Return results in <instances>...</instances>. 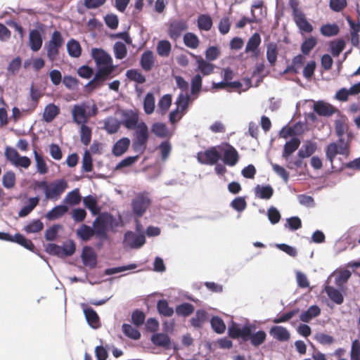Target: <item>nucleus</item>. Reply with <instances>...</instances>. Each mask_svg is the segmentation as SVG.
<instances>
[{"instance_id":"nucleus-1","label":"nucleus","mask_w":360,"mask_h":360,"mask_svg":"<svg viewBox=\"0 0 360 360\" xmlns=\"http://www.w3.org/2000/svg\"><path fill=\"white\" fill-rule=\"evenodd\" d=\"M91 56L95 61L97 70L94 78L86 85L87 89H96L103 83L112 78L116 66L112 64V58L109 53L102 49H93Z\"/></svg>"},{"instance_id":"nucleus-2","label":"nucleus","mask_w":360,"mask_h":360,"mask_svg":"<svg viewBox=\"0 0 360 360\" xmlns=\"http://www.w3.org/2000/svg\"><path fill=\"white\" fill-rule=\"evenodd\" d=\"M118 221L110 213L104 212L99 214L93 222V230L95 236L101 240L108 239V228L117 227Z\"/></svg>"},{"instance_id":"nucleus-3","label":"nucleus","mask_w":360,"mask_h":360,"mask_svg":"<svg viewBox=\"0 0 360 360\" xmlns=\"http://www.w3.org/2000/svg\"><path fill=\"white\" fill-rule=\"evenodd\" d=\"M134 129L132 148L135 152L143 154L146 149L149 139L148 127L144 122H141Z\"/></svg>"},{"instance_id":"nucleus-4","label":"nucleus","mask_w":360,"mask_h":360,"mask_svg":"<svg viewBox=\"0 0 360 360\" xmlns=\"http://www.w3.org/2000/svg\"><path fill=\"white\" fill-rule=\"evenodd\" d=\"M64 44V39L59 31H54L50 40L45 44L46 55L51 62L57 60L59 55V49Z\"/></svg>"},{"instance_id":"nucleus-5","label":"nucleus","mask_w":360,"mask_h":360,"mask_svg":"<svg viewBox=\"0 0 360 360\" xmlns=\"http://www.w3.org/2000/svg\"><path fill=\"white\" fill-rule=\"evenodd\" d=\"M151 200L148 193H138L131 200L133 213L138 218L141 217L150 207Z\"/></svg>"},{"instance_id":"nucleus-6","label":"nucleus","mask_w":360,"mask_h":360,"mask_svg":"<svg viewBox=\"0 0 360 360\" xmlns=\"http://www.w3.org/2000/svg\"><path fill=\"white\" fill-rule=\"evenodd\" d=\"M219 147V146H212L205 151L198 152L196 155L198 161L201 164L207 165H216L221 159V154Z\"/></svg>"},{"instance_id":"nucleus-7","label":"nucleus","mask_w":360,"mask_h":360,"mask_svg":"<svg viewBox=\"0 0 360 360\" xmlns=\"http://www.w3.org/2000/svg\"><path fill=\"white\" fill-rule=\"evenodd\" d=\"M219 150L222 153L221 160L224 165L233 167L239 160V154L237 150L229 143L219 145Z\"/></svg>"},{"instance_id":"nucleus-8","label":"nucleus","mask_w":360,"mask_h":360,"mask_svg":"<svg viewBox=\"0 0 360 360\" xmlns=\"http://www.w3.org/2000/svg\"><path fill=\"white\" fill-rule=\"evenodd\" d=\"M67 188L68 183L65 179L56 180L48 185L45 191L46 198L57 200Z\"/></svg>"},{"instance_id":"nucleus-9","label":"nucleus","mask_w":360,"mask_h":360,"mask_svg":"<svg viewBox=\"0 0 360 360\" xmlns=\"http://www.w3.org/2000/svg\"><path fill=\"white\" fill-rule=\"evenodd\" d=\"M5 155L7 160L15 167L27 169L31 165V160L28 157L20 156L18 152L13 148L7 147Z\"/></svg>"},{"instance_id":"nucleus-10","label":"nucleus","mask_w":360,"mask_h":360,"mask_svg":"<svg viewBox=\"0 0 360 360\" xmlns=\"http://www.w3.org/2000/svg\"><path fill=\"white\" fill-rule=\"evenodd\" d=\"M188 28L187 22L184 19L174 20L170 22L167 34L171 39L176 41L180 38L182 33Z\"/></svg>"},{"instance_id":"nucleus-11","label":"nucleus","mask_w":360,"mask_h":360,"mask_svg":"<svg viewBox=\"0 0 360 360\" xmlns=\"http://www.w3.org/2000/svg\"><path fill=\"white\" fill-rule=\"evenodd\" d=\"M250 332L251 326L249 324L245 325L243 328H240L238 323L232 322L228 328V334L230 338L233 339L240 338L244 342L248 340Z\"/></svg>"},{"instance_id":"nucleus-12","label":"nucleus","mask_w":360,"mask_h":360,"mask_svg":"<svg viewBox=\"0 0 360 360\" xmlns=\"http://www.w3.org/2000/svg\"><path fill=\"white\" fill-rule=\"evenodd\" d=\"M123 243L132 249H138L145 244L146 238L143 234H136L131 231H127L124 233Z\"/></svg>"},{"instance_id":"nucleus-13","label":"nucleus","mask_w":360,"mask_h":360,"mask_svg":"<svg viewBox=\"0 0 360 360\" xmlns=\"http://www.w3.org/2000/svg\"><path fill=\"white\" fill-rule=\"evenodd\" d=\"M84 105H75L72 110L73 122L78 125L86 124L89 119V115L86 113Z\"/></svg>"},{"instance_id":"nucleus-14","label":"nucleus","mask_w":360,"mask_h":360,"mask_svg":"<svg viewBox=\"0 0 360 360\" xmlns=\"http://www.w3.org/2000/svg\"><path fill=\"white\" fill-rule=\"evenodd\" d=\"M82 259L85 266L94 268L97 264V256L91 247L85 246L83 248Z\"/></svg>"},{"instance_id":"nucleus-15","label":"nucleus","mask_w":360,"mask_h":360,"mask_svg":"<svg viewBox=\"0 0 360 360\" xmlns=\"http://www.w3.org/2000/svg\"><path fill=\"white\" fill-rule=\"evenodd\" d=\"M269 334L273 338L280 342H286L290 338L289 331L281 326H272L269 330Z\"/></svg>"},{"instance_id":"nucleus-16","label":"nucleus","mask_w":360,"mask_h":360,"mask_svg":"<svg viewBox=\"0 0 360 360\" xmlns=\"http://www.w3.org/2000/svg\"><path fill=\"white\" fill-rule=\"evenodd\" d=\"M139 115L132 111L127 110L123 112L122 124L128 129H134L139 125Z\"/></svg>"},{"instance_id":"nucleus-17","label":"nucleus","mask_w":360,"mask_h":360,"mask_svg":"<svg viewBox=\"0 0 360 360\" xmlns=\"http://www.w3.org/2000/svg\"><path fill=\"white\" fill-rule=\"evenodd\" d=\"M261 44V37L259 33L253 34L248 39L246 47L245 53L251 52L253 56L257 58L259 54V46Z\"/></svg>"},{"instance_id":"nucleus-18","label":"nucleus","mask_w":360,"mask_h":360,"mask_svg":"<svg viewBox=\"0 0 360 360\" xmlns=\"http://www.w3.org/2000/svg\"><path fill=\"white\" fill-rule=\"evenodd\" d=\"M314 110L320 116L329 117L334 114L336 108L327 103L318 101L314 105Z\"/></svg>"},{"instance_id":"nucleus-19","label":"nucleus","mask_w":360,"mask_h":360,"mask_svg":"<svg viewBox=\"0 0 360 360\" xmlns=\"http://www.w3.org/2000/svg\"><path fill=\"white\" fill-rule=\"evenodd\" d=\"M43 39L40 32L34 29L29 34V46L33 51H38L42 46Z\"/></svg>"},{"instance_id":"nucleus-20","label":"nucleus","mask_w":360,"mask_h":360,"mask_svg":"<svg viewBox=\"0 0 360 360\" xmlns=\"http://www.w3.org/2000/svg\"><path fill=\"white\" fill-rule=\"evenodd\" d=\"M192 57L196 59L198 70L203 75H211L214 72V65L210 62L204 60L201 56L191 53Z\"/></svg>"},{"instance_id":"nucleus-21","label":"nucleus","mask_w":360,"mask_h":360,"mask_svg":"<svg viewBox=\"0 0 360 360\" xmlns=\"http://www.w3.org/2000/svg\"><path fill=\"white\" fill-rule=\"evenodd\" d=\"M140 65L146 72L150 71L155 65V56L153 51L148 50L143 53L140 59Z\"/></svg>"},{"instance_id":"nucleus-22","label":"nucleus","mask_w":360,"mask_h":360,"mask_svg":"<svg viewBox=\"0 0 360 360\" xmlns=\"http://www.w3.org/2000/svg\"><path fill=\"white\" fill-rule=\"evenodd\" d=\"M60 110L54 103H49L44 108L43 112V120L47 123L51 122L59 114Z\"/></svg>"},{"instance_id":"nucleus-23","label":"nucleus","mask_w":360,"mask_h":360,"mask_svg":"<svg viewBox=\"0 0 360 360\" xmlns=\"http://www.w3.org/2000/svg\"><path fill=\"white\" fill-rule=\"evenodd\" d=\"M153 345L168 349L170 347L171 340L168 335L163 333H155L150 338Z\"/></svg>"},{"instance_id":"nucleus-24","label":"nucleus","mask_w":360,"mask_h":360,"mask_svg":"<svg viewBox=\"0 0 360 360\" xmlns=\"http://www.w3.org/2000/svg\"><path fill=\"white\" fill-rule=\"evenodd\" d=\"M130 146V140L129 138L124 137L118 140L112 147V154L119 157L123 155Z\"/></svg>"},{"instance_id":"nucleus-25","label":"nucleus","mask_w":360,"mask_h":360,"mask_svg":"<svg viewBox=\"0 0 360 360\" xmlns=\"http://www.w3.org/2000/svg\"><path fill=\"white\" fill-rule=\"evenodd\" d=\"M300 145V140L298 138H292L289 141H287L283 147L282 157L288 160L295 151H296Z\"/></svg>"},{"instance_id":"nucleus-26","label":"nucleus","mask_w":360,"mask_h":360,"mask_svg":"<svg viewBox=\"0 0 360 360\" xmlns=\"http://www.w3.org/2000/svg\"><path fill=\"white\" fill-rule=\"evenodd\" d=\"M294 19L297 26L300 30L307 33H310L313 31L312 25L307 21L302 12L295 13Z\"/></svg>"},{"instance_id":"nucleus-27","label":"nucleus","mask_w":360,"mask_h":360,"mask_svg":"<svg viewBox=\"0 0 360 360\" xmlns=\"http://www.w3.org/2000/svg\"><path fill=\"white\" fill-rule=\"evenodd\" d=\"M255 193L259 198L269 200L274 194V189L270 185H257L255 188Z\"/></svg>"},{"instance_id":"nucleus-28","label":"nucleus","mask_w":360,"mask_h":360,"mask_svg":"<svg viewBox=\"0 0 360 360\" xmlns=\"http://www.w3.org/2000/svg\"><path fill=\"white\" fill-rule=\"evenodd\" d=\"M321 314V309L317 305L311 306L307 310L304 311L300 315V319L305 323L309 322L312 319Z\"/></svg>"},{"instance_id":"nucleus-29","label":"nucleus","mask_w":360,"mask_h":360,"mask_svg":"<svg viewBox=\"0 0 360 360\" xmlns=\"http://www.w3.org/2000/svg\"><path fill=\"white\" fill-rule=\"evenodd\" d=\"M207 313L203 309H198L195 314L190 320L191 324L195 328H202L203 323L207 321Z\"/></svg>"},{"instance_id":"nucleus-30","label":"nucleus","mask_w":360,"mask_h":360,"mask_svg":"<svg viewBox=\"0 0 360 360\" xmlns=\"http://www.w3.org/2000/svg\"><path fill=\"white\" fill-rule=\"evenodd\" d=\"M68 210L66 205H57L46 213V217L49 221H53L62 217Z\"/></svg>"},{"instance_id":"nucleus-31","label":"nucleus","mask_w":360,"mask_h":360,"mask_svg":"<svg viewBox=\"0 0 360 360\" xmlns=\"http://www.w3.org/2000/svg\"><path fill=\"white\" fill-rule=\"evenodd\" d=\"M316 150V144L311 141H307L297 153V156L301 158H307L313 155Z\"/></svg>"},{"instance_id":"nucleus-32","label":"nucleus","mask_w":360,"mask_h":360,"mask_svg":"<svg viewBox=\"0 0 360 360\" xmlns=\"http://www.w3.org/2000/svg\"><path fill=\"white\" fill-rule=\"evenodd\" d=\"M67 51L70 56L79 58L82 54V47L79 41L71 39L67 43Z\"/></svg>"},{"instance_id":"nucleus-33","label":"nucleus","mask_w":360,"mask_h":360,"mask_svg":"<svg viewBox=\"0 0 360 360\" xmlns=\"http://www.w3.org/2000/svg\"><path fill=\"white\" fill-rule=\"evenodd\" d=\"M325 292L328 297L337 304H341L344 302V297L342 293L334 287L326 285L325 287Z\"/></svg>"},{"instance_id":"nucleus-34","label":"nucleus","mask_w":360,"mask_h":360,"mask_svg":"<svg viewBox=\"0 0 360 360\" xmlns=\"http://www.w3.org/2000/svg\"><path fill=\"white\" fill-rule=\"evenodd\" d=\"M278 56V46L274 42H270L266 46V59L271 66H274Z\"/></svg>"},{"instance_id":"nucleus-35","label":"nucleus","mask_w":360,"mask_h":360,"mask_svg":"<svg viewBox=\"0 0 360 360\" xmlns=\"http://www.w3.org/2000/svg\"><path fill=\"white\" fill-rule=\"evenodd\" d=\"M197 24L200 30L209 31L211 30L213 22L210 15L200 14L198 17Z\"/></svg>"},{"instance_id":"nucleus-36","label":"nucleus","mask_w":360,"mask_h":360,"mask_svg":"<svg viewBox=\"0 0 360 360\" xmlns=\"http://www.w3.org/2000/svg\"><path fill=\"white\" fill-rule=\"evenodd\" d=\"M77 236L83 241H88L91 238L95 236L93 228L91 226L82 224L77 230Z\"/></svg>"},{"instance_id":"nucleus-37","label":"nucleus","mask_w":360,"mask_h":360,"mask_svg":"<svg viewBox=\"0 0 360 360\" xmlns=\"http://www.w3.org/2000/svg\"><path fill=\"white\" fill-rule=\"evenodd\" d=\"M84 313L89 324L94 328H97L99 326V317L92 308L89 307L84 309Z\"/></svg>"},{"instance_id":"nucleus-38","label":"nucleus","mask_w":360,"mask_h":360,"mask_svg":"<svg viewBox=\"0 0 360 360\" xmlns=\"http://www.w3.org/2000/svg\"><path fill=\"white\" fill-rule=\"evenodd\" d=\"M157 309L158 313L167 317H170L174 314V309L169 306V303L166 300H160L157 302Z\"/></svg>"},{"instance_id":"nucleus-39","label":"nucleus","mask_w":360,"mask_h":360,"mask_svg":"<svg viewBox=\"0 0 360 360\" xmlns=\"http://www.w3.org/2000/svg\"><path fill=\"white\" fill-rule=\"evenodd\" d=\"M252 328V327L251 326V328ZM266 338V334L264 330H259L255 333H252L251 331L250 335L248 337V340H250V343L254 347H259L265 342Z\"/></svg>"},{"instance_id":"nucleus-40","label":"nucleus","mask_w":360,"mask_h":360,"mask_svg":"<svg viewBox=\"0 0 360 360\" xmlns=\"http://www.w3.org/2000/svg\"><path fill=\"white\" fill-rule=\"evenodd\" d=\"M84 205L88 208L93 215L98 214L101 208L98 206L96 198L92 195L86 196L84 198Z\"/></svg>"},{"instance_id":"nucleus-41","label":"nucleus","mask_w":360,"mask_h":360,"mask_svg":"<svg viewBox=\"0 0 360 360\" xmlns=\"http://www.w3.org/2000/svg\"><path fill=\"white\" fill-rule=\"evenodd\" d=\"M184 43L186 46L195 49L199 46L200 40L198 36L193 32H187L184 35Z\"/></svg>"},{"instance_id":"nucleus-42","label":"nucleus","mask_w":360,"mask_h":360,"mask_svg":"<svg viewBox=\"0 0 360 360\" xmlns=\"http://www.w3.org/2000/svg\"><path fill=\"white\" fill-rule=\"evenodd\" d=\"M11 242L16 243L31 251H33L34 249V245L32 240L27 239L23 235L20 233H15L13 236Z\"/></svg>"},{"instance_id":"nucleus-43","label":"nucleus","mask_w":360,"mask_h":360,"mask_svg":"<svg viewBox=\"0 0 360 360\" xmlns=\"http://www.w3.org/2000/svg\"><path fill=\"white\" fill-rule=\"evenodd\" d=\"M195 307L194 306L188 302H185L177 305L175 311L178 316L186 317L190 316L194 312Z\"/></svg>"},{"instance_id":"nucleus-44","label":"nucleus","mask_w":360,"mask_h":360,"mask_svg":"<svg viewBox=\"0 0 360 360\" xmlns=\"http://www.w3.org/2000/svg\"><path fill=\"white\" fill-rule=\"evenodd\" d=\"M157 53L161 57H168L172 51V44L167 40H160L157 44Z\"/></svg>"},{"instance_id":"nucleus-45","label":"nucleus","mask_w":360,"mask_h":360,"mask_svg":"<svg viewBox=\"0 0 360 360\" xmlns=\"http://www.w3.org/2000/svg\"><path fill=\"white\" fill-rule=\"evenodd\" d=\"M122 330L124 335L130 339L136 340L141 338V333L130 324L124 323Z\"/></svg>"},{"instance_id":"nucleus-46","label":"nucleus","mask_w":360,"mask_h":360,"mask_svg":"<svg viewBox=\"0 0 360 360\" xmlns=\"http://www.w3.org/2000/svg\"><path fill=\"white\" fill-rule=\"evenodd\" d=\"M80 141L86 146H87L91 141L92 130L91 128L86 124L80 126L79 130Z\"/></svg>"},{"instance_id":"nucleus-47","label":"nucleus","mask_w":360,"mask_h":360,"mask_svg":"<svg viewBox=\"0 0 360 360\" xmlns=\"http://www.w3.org/2000/svg\"><path fill=\"white\" fill-rule=\"evenodd\" d=\"M39 198L38 197H33L29 199V203L25 205L18 212L20 217L27 216L38 205Z\"/></svg>"},{"instance_id":"nucleus-48","label":"nucleus","mask_w":360,"mask_h":360,"mask_svg":"<svg viewBox=\"0 0 360 360\" xmlns=\"http://www.w3.org/2000/svg\"><path fill=\"white\" fill-rule=\"evenodd\" d=\"M127 77L138 84H143L146 82L145 76L138 69H130L126 72Z\"/></svg>"},{"instance_id":"nucleus-49","label":"nucleus","mask_w":360,"mask_h":360,"mask_svg":"<svg viewBox=\"0 0 360 360\" xmlns=\"http://www.w3.org/2000/svg\"><path fill=\"white\" fill-rule=\"evenodd\" d=\"M340 29L338 25L326 24L321 27V34L325 37H333L339 33Z\"/></svg>"},{"instance_id":"nucleus-50","label":"nucleus","mask_w":360,"mask_h":360,"mask_svg":"<svg viewBox=\"0 0 360 360\" xmlns=\"http://www.w3.org/2000/svg\"><path fill=\"white\" fill-rule=\"evenodd\" d=\"M44 226V224L40 219H34L25 226L23 229L27 233H35L42 231Z\"/></svg>"},{"instance_id":"nucleus-51","label":"nucleus","mask_w":360,"mask_h":360,"mask_svg":"<svg viewBox=\"0 0 360 360\" xmlns=\"http://www.w3.org/2000/svg\"><path fill=\"white\" fill-rule=\"evenodd\" d=\"M189 101L190 96L187 93H181L175 103L177 106L176 108L181 112H185L188 107Z\"/></svg>"},{"instance_id":"nucleus-52","label":"nucleus","mask_w":360,"mask_h":360,"mask_svg":"<svg viewBox=\"0 0 360 360\" xmlns=\"http://www.w3.org/2000/svg\"><path fill=\"white\" fill-rule=\"evenodd\" d=\"M34 158L36 161V165L37 172L41 174H45L48 172V167L44 158L41 155L37 153V150H34Z\"/></svg>"},{"instance_id":"nucleus-53","label":"nucleus","mask_w":360,"mask_h":360,"mask_svg":"<svg viewBox=\"0 0 360 360\" xmlns=\"http://www.w3.org/2000/svg\"><path fill=\"white\" fill-rule=\"evenodd\" d=\"M211 326L214 331L218 334L223 333L226 330L224 321L219 316H213L210 321Z\"/></svg>"},{"instance_id":"nucleus-54","label":"nucleus","mask_w":360,"mask_h":360,"mask_svg":"<svg viewBox=\"0 0 360 360\" xmlns=\"http://www.w3.org/2000/svg\"><path fill=\"white\" fill-rule=\"evenodd\" d=\"M144 111L147 115L151 114L155 109V98L152 93H148L143 101Z\"/></svg>"},{"instance_id":"nucleus-55","label":"nucleus","mask_w":360,"mask_h":360,"mask_svg":"<svg viewBox=\"0 0 360 360\" xmlns=\"http://www.w3.org/2000/svg\"><path fill=\"white\" fill-rule=\"evenodd\" d=\"M82 163V171L90 172L93 170V160L89 150H86L84 151Z\"/></svg>"},{"instance_id":"nucleus-56","label":"nucleus","mask_w":360,"mask_h":360,"mask_svg":"<svg viewBox=\"0 0 360 360\" xmlns=\"http://www.w3.org/2000/svg\"><path fill=\"white\" fill-rule=\"evenodd\" d=\"M65 203L70 205H76L81 201V195L78 189H75L69 192L64 199Z\"/></svg>"},{"instance_id":"nucleus-57","label":"nucleus","mask_w":360,"mask_h":360,"mask_svg":"<svg viewBox=\"0 0 360 360\" xmlns=\"http://www.w3.org/2000/svg\"><path fill=\"white\" fill-rule=\"evenodd\" d=\"M202 78L200 75L197 74L195 75L192 79L191 82V94L193 95H196V97L198 96V94L200 93L202 89Z\"/></svg>"},{"instance_id":"nucleus-58","label":"nucleus","mask_w":360,"mask_h":360,"mask_svg":"<svg viewBox=\"0 0 360 360\" xmlns=\"http://www.w3.org/2000/svg\"><path fill=\"white\" fill-rule=\"evenodd\" d=\"M317 44L316 39L310 37L303 41L301 45V51L304 55H308Z\"/></svg>"},{"instance_id":"nucleus-59","label":"nucleus","mask_w":360,"mask_h":360,"mask_svg":"<svg viewBox=\"0 0 360 360\" xmlns=\"http://www.w3.org/2000/svg\"><path fill=\"white\" fill-rule=\"evenodd\" d=\"M151 131L158 137L165 138L168 135V129L163 123L157 122L153 124Z\"/></svg>"},{"instance_id":"nucleus-60","label":"nucleus","mask_w":360,"mask_h":360,"mask_svg":"<svg viewBox=\"0 0 360 360\" xmlns=\"http://www.w3.org/2000/svg\"><path fill=\"white\" fill-rule=\"evenodd\" d=\"M120 127V122L115 118L110 117L105 121V129L109 134L116 133Z\"/></svg>"},{"instance_id":"nucleus-61","label":"nucleus","mask_w":360,"mask_h":360,"mask_svg":"<svg viewBox=\"0 0 360 360\" xmlns=\"http://www.w3.org/2000/svg\"><path fill=\"white\" fill-rule=\"evenodd\" d=\"M114 53L117 59H123L126 57L127 53V49L126 45L121 42L117 41L114 45Z\"/></svg>"},{"instance_id":"nucleus-62","label":"nucleus","mask_w":360,"mask_h":360,"mask_svg":"<svg viewBox=\"0 0 360 360\" xmlns=\"http://www.w3.org/2000/svg\"><path fill=\"white\" fill-rule=\"evenodd\" d=\"M2 184L6 188H12L15 184V175L13 172H6L2 178Z\"/></svg>"},{"instance_id":"nucleus-63","label":"nucleus","mask_w":360,"mask_h":360,"mask_svg":"<svg viewBox=\"0 0 360 360\" xmlns=\"http://www.w3.org/2000/svg\"><path fill=\"white\" fill-rule=\"evenodd\" d=\"M146 319V314L143 311L136 309L131 314V322L136 326H141Z\"/></svg>"},{"instance_id":"nucleus-64","label":"nucleus","mask_w":360,"mask_h":360,"mask_svg":"<svg viewBox=\"0 0 360 360\" xmlns=\"http://www.w3.org/2000/svg\"><path fill=\"white\" fill-rule=\"evenodd\" d=\"M338 153H339V150L337 143H331L327 146L326 155L331 165H333L334 159Z\"/></svg>"}]
</instances>
